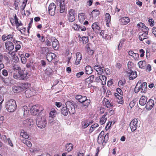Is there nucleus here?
Here are the masks:
<instances>
[{
	"mask_svg": "<svg viewBox=\"0 0 156 156\" xmlns=\"http://www.w3.org/2000/svg\"><path fill=\"white\" fill-rule=\"evenodd\" d=\"M43 109L42 106L37 105L31 107L30 108V111L32 115H35L39 113H40Z\"/></svg>",
	"mask_w": 156,
	"mask_h": 156,
	"instance_id": "nucleus-3",
	"label": "nucleus"
},
{
	"mask_svg": "<svg viewBox=\"0 0 156 156\" xmlns=\"http://www.w3.org/2000/svg\"><path fill=\"white\" fill-rule=\"evenodd\" d=\"M56 6L53 3H51L49 5L48 8V11L50 15L53 16L55 15Z\"/></svg>",
	"mask_w": 156,
	"mask_h": 156,
	"instance_id": "nucleus-10",
	"label": "nucleus"
},
{
	"mask_svg": "<svg viewBox=\"0 0 156 156\" xmlns=\"http://www.w3.org/2000/svg\"><path fill=\"white\" fill-rule=\"evenodd\" d=\"M103 103L107 108H109L112 106V105L110 103L109 101L106 99H104L103 101Z\"/></svg>",
	"mask_w": 156,
	"mask_h": 156,
	"instance_id": "nucleus-38",
	"label": "nucleus"
},
{
	"mask_svg": "<svg viewBox=\"0 0 156 156\" xmlns=\"http://www.w3.org/2000/svg\"><path fill=\"white\" fill-rule=\"evenodd\" d=\"M140 83L139 82L137 83L135 88L134 91L135 93L138 92L140 90L141 91L140 87Z\"/></svg>",
	"mask_w": 156,
	"mask_h": 156,
	"instance_id": "nucleus-41",
	"label": "nucleus"
},
{
	"mask_svg": "<svg viewBox=\"0 0 156 156\" xmlns=\"http://www.w3.org/2000/svg\"><path fill=\"white\" fill-rule=\"evenodd\" d=\"M6 49H14V46L13 43L9 41H7L5 43Z\"/></svg>",
	"mask_w": 156,
	"mask_h": 156,
	"instance_id": "nucleus-24",
	"label": "nucleus"
},
{
	"mask_svg": "<svg viewBox=\"0 0 156 156\" xmlns=\"http://www.w3.org/2000/svg\"><path fill=\"white\" fill-rule=\"evenodd\" d=\"M122 95H121L119 94L118 93H115V96L118 99L117 101V102L119 104H122L123 103V97H122Z\"/></svg>",
	"mask_w": 156,
	"mask_h": 156,
	"instance_id": "nucleus-22",
	"label": "nucleus"
},
{
	"mask_svg": "<svg viewBox=\"0 0 156 156\" xmlns=\"http://www.w3.org/2000/svg\"><path fill=\"white\" fill-rule=\"evenodd\" d=\"M13 35L12 34H9L6 36L7 39L10 40L11 41L14 40L13 38Z\"/></svg>",
	"mask_w": 156,
	"mask_h": 156,
	"instance_id": "nucleus-57",
	"label": "nucleus"
},
{
	"mask_svg": "<svg viewBox=\"0 0 156 156\" xmlns=\"http://www.w3.org/2000/svg\"><path fill=\"white\" fill-rule=\"evenodd\" d=\"M54 118L49 116L48 118V123H51L54 121Z\"/></svg>",
	"mask_w": 156,
	"mask_h": 156,
	"instance_id": "nucleus-59",
	"label": "nucleus"
},
{
	"mask_svg": "<svg viewBox=\"0 0 156 156\" xmlns=\"http://www.w3.org/2000/svg\"><path fill=\"white\" fill-rule=\"evenodd\" d=\"M51 40L52 41L53 48H56L57 47L58 48L59 44L58 40L54 37H51Z\"/></svg>",
	"mask_w": 156,
	"mask_h": 156,
	"instance_id": "nucleus-18",
	"label": "nucleus"
},
{
	"mask_svg": "<svg viewBox=\"0 0 156 156\" xmlns=\"http://www.w3.org/2000/svg\"><path fill=\"white\" fill-rule=\"evenodd\" d=\"M147 100V98L146 97L142 96L140 99V104L141 105H144L146 104Z\"/></svg>",
	"mask_w": 156,
	"mask_h": 156,
	"instance_id": "nucleus-21",
	"label": "nucleus"
},
{
	"mask_svg": "<svg viewBox=\"0 0 156 156\" xmlns=\"http://www.w3.org/2000/svg\"><path fill=\"white\" fill-rule=\"evenodd\" d=\"M138 121L137 119H133L130 124V127L132 132L135 131L137 127Z\"/></svg>",
	"mask_w": 156,
	"mask_h": 156,
	"instance_id": "nucleus-12",
	"label": "nucleus"
},
{
	"mask_svg": "<svg viewBox=\"0 0 156 156\" xmlns=\"http://www.w3.org/2000/svg\"><path fill=\"white\" fill-rule=\"evenodd\" d=\"M126 73L127 75L129 76L130 80H133L137 76L136 72L135 71H133L131 70H127Z\"/></svg>",
	"mask_w": 156,
	"mask_h": 156,
	"instance_id": "nucleus-11",
	"label": "nucleus"
},
{
	"mask_svg": "<svg viewBox=\"0 0 156 156\" xmlns=\"http://www.w3.org/2000/svg\"><path fill=\"white\" fill-rule=\"evenodd\" d=\"M16 101L14 100H10L6 102V108L8 111L9 112H14L16 109Z\"/></svg>",
	"mask_w": 156,
	"mask_h": 156,
	"instance_id": "nucleus-1",
	"label": "nucleus"
},
{
	"mask_svg": "<svg viewBox=\"0 0 156 156\" xmlns=\"http://www.w3.org/2000/svg\"><path fill=\"white\" fill-rule=\"evenodd\" d=\"M79 26L76 24H74L73 26V28L76 30L79 31Z\"/></svg>",
	"mask_w": 156,
	"mask_h": 156,
	"instance_id": "nucleus-52",
	"label": "nucleus"
},
{
	"mask_svg": "<svg viewBox=\"0 0 156 156\" xmlns=\"http://www.w3.org/2000/svg\"><path fill=\"white\" fill-rule=\"evenodd\" d=\"M94 69L97 71L98 75L102 74L104 69L99 65H96L94 66Z\"/></svg>",
	"mask_w": 156,
	"mask_h": 156,
	"instance_id": "nucleus-14",
	"label": "nucleus"
},
{
	"mask_svg": "<svg viewBox=\"0 0 156 156\" xmlns=\"http://www.w3.org/2000/svg\"><path fill=\"white\" fill-rule=\"evenodd\" d=\"M56 114V110L54 109H52L49 113V116L55 118Z\"/></svg>",
	"mask_w": 156,
	"mask_h": 156,
	"instance_id": "nucleus-42",
	"label": "nucleus"
},
{
	"mask_svg": "<svg viewBox=\"0 0 156 156\" xmlns=\"http://www.w3.org/2000/svg\"><path fill=\"white\" fill-rule=\"evenodd\" d=\"M154 101L152 99H150L147 102L145 108L148 110H150L153 107Z\"/></svg>",
	"mask_w": 156,
	"mask_h": 156,
	"instance_id": "nucleus-16",
	"label": "nucleus"
},
{
	"mask_svg": "<svg viewBox=\"0 0 156 156\" xmlns=\"http://www.w3.org/2000/svg\"><path fill=\"white\" fill-rule=\"evenodd\" d=\"M92 28L96 33H99L101 29L98 22H95L93 23L92 25Z\"/></svg>",
	"mask_w": 156,
	"mask_h": 156,
	"instance_id": "nucleus-13",
	"label": "nucleus"
},
{
	"mask_svg": "<svg viewBox=\"0 0 156 156\" xmlns=\"http://www.w3.org/2000/svg\"><path fill=\"white\" fill-rule=\"evenodd\" d=\"M107 114V112L105 113V114L103 115L102 117L101 118L100 121V123L101 124H103L105 122L107 119V117H106Z\"/></svg>",
	"mask_w": 156,
	"mask_h": 156,
	"instance_id": "nucleus-25",
	"label": "nucleus"
},
{
	"mask_svg": "<svg viewBox=\"0 0 156 156\" xmlns=\"http://www.w3.org/2000/svg\"><path fill=\"white\" fill-rule=\"evenodd\" d=\"M22 110L23 111L24 116L27 115L28 113L29 110L28 109L27 107V106H24L22 108Z\"/></svg>",
	"mask_w": 156,
	"mask_h": 156,
	"instance_id": "nucleus-40",
	"label": "nucleus"
},
{
	"mask_svg": "<svg viewBox=\"0 0 156 156\" xmlns=\"http://www.w3.org/2000/svg\"><path fill=\"white\" fill-rule=\"evenodd\" d=\"M82 58V54L80 52H77L76 53V58L81 59Z\"/></svg>",
	"mask_w": 156,
	"mask_h": 156,
	"instance_id": "nucleus-58",
	"label": "nucleus"
},
{
	"mask_svg": "<svg viewBox=\"0 0 156 156\" xmlns=\"http://www.w3.org/2000/svg\"><path fill=\"white\" fill-rule=\"evenodd\" d=\"M62 114L64 116L67 115L68 114L67 106L64 107L62 108L61 110Z\"/></svg>",
	"mask_w": 156,
	"mask_h": 156,
	"instance_id": "nucleus-34",
	"label": "nucleus"
},
{
	"mask_svg": "<svg viewBox=\"0 0 156 156\" xmlns=\"http://www.w3.org/2000/svg\"><path fill=\"white\" fill-rule=\"evenodd\" d=\"M58 3L59 4L60 12V13H64L65 12V15H66V12H65V5L67 2L66 0H58Z\"/></svg>",
	"mask_w": 156,
	"mask_h": 156,
	"instance_id": "nucleus-7",
	"label": "nucleus"
},
{
	"mask_svg": "<svg viewBox=\"0 0 156 156\" xmlns=\"http://www.w3.org/2000/svg\"><path fill=\"white\" fill-rule=\"evenodd\" d=\"M87 98L85 96H82V98H81V99H80V101L79 102L80 103H83L86 100Z\"/></svg>",
	"mask_w": 156,
	"mask_h": 156,
	"instance_id": "nucleus-62",
	"label": "nucleus"
},
{
	"mask_svg": "<svg viewBox=\"0 0 156 156\" xmlns=\"http://www.w3.org/2000/svg\"><path fill=\"white\" fill-rule=\"evenodd\" d=\"M105 16L106 25L108 26L111 21V16L108 13L106 14Z\"/></svg>",
	"mask_w": 156,
	"mask_h": 156,
	"instance_id": "nucleus-29",
	"label": "nucleus"
},
{
	"mask_svg": "<svg viewBox=\"0 0 156 156\" xmlns=\"http://www.w3.org/2000/svg\"><path fill=\"white\" fill-rule=\"evenodd\" d=\"M2 74L4 76H8V73L6 69H3L2 71Z\"/></svg>",
	"mask_w": 156,
	"mask_h": 156,
	"instance_id": "nucleus-55",
	"label": "nucleus"
},
{
	"mask_svg": "<svg viewBox=\"0 0 156 156\" xmlns=\"http://www.w3.org/2000/svg\"><path fill=\"white\" fill-rule=\"evenodd\" d=\"M94 77V76L92 75L88 78H87L85 80V81L88 83L90 84L93 82Z\"/></svg>",
	"mask_w": 156,
	"mask_h": 156,
	"instance_id": "nucleus-31",
	"label": "nucleus"
},
{
	"mask_svg": "<svg viewBox=\"0 0 156 156\" xmlns=\"http://www.w3.org/2000/svg\"><path fill=\"white\" fill-rule=\"evenodd\" d=\"M93 122V121L92 120L90 121L88 120H84L81 122L82 126L83 128L85 129L92 123Z\"/></svg>",
	"mask_w": 156,
	"mask_h": 156,
	"instance_id": "nucleus-17",
	"label": "nucleus"
},
{
	"mask_svg": "<svg viewBox=\"0 0 156 156\" xmlns=\"http://www.w3.org/2000/svg\"><path fill=\"white\" fill-rule=\"evenodd\" d=\"M142 30L143 31L144 33L148 34L149 29L148 27H144L142 28Z\"/></svg>",
	"mask_w": 156,
	"mask_h": 156,
	"instance_id": "nucleus-51",
	"label": "nucleus"
},
{
	"mask_svg": "<svg viewBox=\"0 0 156 156\" xmlns=\"http://www.w3.org/2000/svg\"><path fill=\"white\" fill-rule=\"evenodd\" d=\"M78 18L79 21L81 23H83L85 20V14L84 13H81L78 14Z\"/></svg>",
	"mask_w": 156,
	"mask_h": 156,
	"instance_id": "nucleus-26",
	"label": "nucleus"
},
{
	"mask_svg": "<svg viewBox=\"0 0 156 156\" xmlns=\"http://www.w3.org/2000/svg\"><path fill=\"white\" fill-rule=\"evenodd\" d=\"M13 57V60L14 62H17L19 61V58L17 56L14 55Z\"/></svg>",
	"mask_w": 156,
	"mask_h": 156,
	"instance_id": "nucleus-63",
	"label": "nucleus"
},
{
	"mask_svg": "<svg viewBox=\"0 0 156 156\" xmlns=\"http://www.w3.org/2000/svg\"><path fill=\"white\" fill-rule=\"evenodd\" d=\"M85 70L86 74H90L92 73V69L91 67L89 66H86Z\"/></svg>",
	"mask_w": 156,
	"mask_h": 156,
	"instance_id": "nucleus-37",
	"label": "nucleus"
},
{
	"mask_svg": "<svg viewBox=\"0 0 156 156\" xmlns=\"http://www.w3.org/2000/svg\"><path fill=\"white\" fill-rule=\"evenodd\" d=\"M33 120L30 119H27L23 121V126L25 127H30L34 124Z\"/></svg>",
	"mask_w": 156,
	"mask_h": 156,
	"instance_id": "nucleus-9",
	"label": "nucleus"
},
{
	"mask_svg": "<svg viewBox=\"0 0 156 156\" xmlns=\"http://www.w3.org/2000/svg\"><path fill=\"white\" fill-rule=\"evenodd\" d=\"M79 27V31L81 30L82 31H85L86 29V27L83 26H80Z\"/></svg>",
	"mask_w": 156,
	"mask_h": 156,
	"instance_id": "nucleus-60",
	"label": "nucleus"
},
{
	"mask_svg": "<svg viewBox=\"0 0 156 156\" xmlns=\"http://www.w3.org/2000/svg\"><path fill=\"white\" fill-rule=\"evenodd\" d=\"M148 34L146 33H143L142 34H140L139 36V39L141 41H143L144 39H147L148 38V36L147 35Z\"/></svg>",
	"mask_w": 156,
	"mask_h": 156,
	"instance_id": "nucleus-32",
	"label": "nucleus"
},
{
	"mask_svg": "<svg viewBox=\"0 0 156 156\" xmlns=\"http://www.w3.org/2000/svg\"><path fill=\"white\" fill-rule=\"evenodd\" d=\"M75 11L74 10L70 9L68 11L67 18L69 22H72L75 20Z\"/></svg>",
	"mask_w": 156,
	"mask_h": 156,
	"instance_id": "nucleus-6",
	"label": "nucleus"
},
{
	"mask_svg": "<svg viewBox=\"0 0 156 156\" xmlns=\"http://www.w3.org/2000/svg\"><path fill=\"white\" fill-rule=\"evenodd\" d=\"M12 67L14 70H18L19 71L21 70L20 67L18 65H15L13 66Z\"/></svg>",
	"mask_w": 156,
	"mask_h": 156,
	"instance_id": "nucleus-50",
	"label": "nucleus"
},
{
	"mask_svg": "<svg viewBox=\"0 0 156 156\" xmlns=\"http://www.w3.org/2000/svg\"><path fill=\"white\" fill-rule=\"evenodd\" d=\"M23 142L29 147H30L32 146V144L31 142L29 141L24 140L23 141Z\"/></svg>",
	"mask_w": 156,
	"mask_h": 156,
	"instance_id": "nucleus-45",
	"label": "nucleus"
},
{
	"mask_svg": "<svg viewBox=\"0 0 156 156\" xmlns=\"http://www.w3.org/2000/svg\"><path fill=\"white\" fill-rule=\"evenodd\" d=\"M84 74V72L83 71L80 72L79 73H77L76 76V77L79 78L81 76L83 75Z\"/></svg>",
	"mask_w": 156,
	"mask_h": 156,
	"instance_id": "nucleus-56",
	"label": "nucleus"
},
{
	"mask_svg": "<svg viewBox=\"0 0 156 156\" xmlns=\"http://www.w3.org/2000/svg\"><path fill=\"white\" fill-rule=\"evenodd\" d=\"M148 22L150 23V25L151 27H152L154 26V22L152 19L149 18Z\"/></svg>",
	"mask_w": 156,
	"mask_h": 156,
	"instance_id": "nucleus-53",
	"label": "nucleus"
},
{
	"mask_svg": "<svg viewBox=\"0 0 156 156\" xmlns=\"http://www.w3.org/2000/svg\"><path fill=\"white\" fill-rule=\"evenodd\" d=\"M31 84L30 83H24L20 85V88L23 90L27 89L29 87H30Z\"/></svg>",
	"mask_w": 156,
	"mask_h": 156,
	"instance_id": "nucleus-30",
	"label": "nucleus"
},
{
	"mask_svg": "<svg viewBox=\"0 0 156 156\" xmlns=\"http://www.w3.org/2000/svg\"><path fill=\"white\" fill-rule=\"evenodd\" d=\"M140 87L141 89V92H144L147 89V83L144 82L143 83L140 84Z\"/></svg>",
	"mask_w": 156,
	"mask_h": 156,
	"instance_id": "nucleus-27",
	"label": "nucleus"
},
{
	"mask_svg": "<svg viewBox=\"0 0 156 156\" xmlns=\"http://www.w3.org/2000/svg\"><path fill=\"white\" fill-rule=\"evenodd\" d=\"M90 101L89 100H87L85 101L83 103V105L84 106L87 107L90 104Z\"/></svg>",
	"mask_w": 156,
	"mask_h": 156,
	"instance_id": "nucleus-49",
	"label": "nucleus"
},
{
	"mask_svg": "<svg viewBox=\"0 0 156 156\" xmlns=\"http://www.w3.org/2000/svg\"><path fill=\"white\" fill-rule=\"evenodd\" d=\"M152 33L156 37V27H153L152 30Z\"/></svg>",
	"mask_w": 156,
	"mask_h": 156,
	"instance_id": "nucleus-64",
	"label": "nucleus"
},
{
	"mask_svg": "<svg viewBox=\"0 0 156 156\" xmlns=\"http://www.w3.org/2000/svg\"><path fill=\"white\" fill-rule=\"evenodd\" d=\"M19 79L25 80L28 79L30 76V73L27 70H21L18 72Z\"/></svg>",
	"mask_w": 156,
	"mask_h": 156,
	"instance_id": "nucleus-5",
	"label": "nucleus"
},
{
	"mask_svg": "<svg viewBox=\"0 0 156 156\" xmlns=\"http://www.w3.org/2000/svg\"><path fill=\"white\" fill-rule=\"evenodd\" d=\"M133 64V63L131 62H128L127 64V66L128 69V70H131L132 68V65Z\"/></svg>",
	"mask_w": 156,
	"mask_h": 156,
	"instance_id": "nucleus-61",
	"label": "nucleus"
},
{
	"mask_svg": "<svg viewBox=\"0 0 156 156\" xmlns=\"http://www.w3.org/2000/svg\"><path fill=\"white\" fill-rule=\"evenodd\" d=\"M20 135L23 138L25 139H27L29 137L28 135L24 130H21L20 133Z\"/></svg>",
	"mask_w": 156,
	"mask_h": 156,
	"instance_id": "nucleus-33",
	"label": "nucleus"
},
{
	"mask_svg": "<svg viewBox=\"0 0 156 156\" xmlns=\"http://www.w3.org/2000/svg\"><path fill=\"white\" fill-rule=\"evenodd\" d=\"M138 65L140 68L144 69L146 66V63L144 61H141L138 62Z\"/></svg>",
	"mask_w": 156,
	"mask_h": 156,
	"instance_id": "nucleus-28",
	"label": "nucleus"
},
{
	"mask_svg": "<svg viewBox=\"0 0 156 156\" xmlns=\"http://www.w3.org/2000/svg\"><path fill=\"white\" fill-rule=\"evenodd\" d=\"M14 20L16 25L17 27H19L22 25L21 23H20L19 22L18 19L16 14L14 16Z\"/></svg>",
	"mask_w": 156,
	"mask_h": 156,
	"instance_id": "nucleus-43",
	"label": "nucleus"
},
{
	"mask_svg": "<svg viewBox=\"0 0 156 156\" xmlns=\"http://www.w3.org/2000/svg\"><path fill=\"white\" fill-rule=\"evenodd\" d=\"M100 35L102 37L105 39H108L109 38L108 34L106 33L105 31L102 30L100 33Z\"/></svg>",
	"mask_w": 156,
	"mask_h": 156,
	"instance_id": "nucleus-36",
	"label": "nucleus"
},
{
	"mask_svg": "<svg viewBox=\"0 0 156 156\" xmlns=\"http://www.w3.org/2000/svg\"><path fill=\"white\" fill-rule=\"evenodd\" d=\"M36 124L37 126L40 129L45 128L47 124L45 118L44 117L39 116L36 119Z\"/></svg>",
	"mask_w": 156,
	"mask_h": 156,
	"instance_id": "nucleus-2",
	"label": "nucleus"
},
{
	"mask_svg": "<svg viewBox=\"0 0 156 156\" xmlns=\"http://www.w3.org/2000/svg\"><path fill=\"white\" fill-rule=\"evenodd\" d=\"M99 77H100V81L101 82L102 84L104 85L106 84L107 78L105 76H99Z\"/></svg>",
	"mask_w": 156,
	"mask_h": 156,
	"instance_id": "nucleus-35",
	"label": "nucleus"
},
{
	"mask_svg": "<svg viewBox=\"0 0 156 156\" xmlns=\"http://www.w3.org/2000/svg\"><path fill=\"white\" fill-rule=\"evenodd\" d=\"M67 106L68 110L70 114H73L75 112V108L72 104L69 101L67 102L66 103Z\"/></svg>",
	"mask_w": 156,
	"mask_h": 156,
	"instance_id": "nucleus-8",
	"label": "nucleus"
},
{
	"mask_svg": "<svg viewBox=\"0 0 156 156\" xmlns=\"http://www.w3.org/2000/svg\"><path fill=\"white\" fill-rule=\"evenodd\" d=\"M104 132L102 131L99 134L97 142L99 144H103L104 142L105 143L106 142L108 139V133H107L104 136Z\"/></svg>",
	"mask_w": 156,
	"mask_h": 156,
	"instance_id": "nucleus-4",
	"label": "nucleus"
},
{
	"mask_svg": "<svg viewBox=\"0 0 156 156\" xmlns=\"http://www.w3.org/2000/svg\"><path fill=\"white\" fill-rule=\"evenodd\" d=\"M21 89V88L20 87H16L14 86L12 87V90L14 93H16L17 92H20L19 91Z\"/></svg>",
	"mask_w": 156,
	"mask_h": 156,
	"instance_id": "nucleus-46",
	"label": "nucleus"
},
{
	"mask_svg": "<svg viewBox=\"0 0 156 156\" xmlns=\"http://www.w3.org/2000/svg\"><path fill=\"white\" fill-rule=\"evenodd\" d=\"M122 25H126L130 21L129 18L127 17H122L119 20Z\"/></svg>",
	"mask_w": 156,
	"mask_h": 156,
	"instance_id": "nucleus-19",
	"label": "nucleus"
},
{
	"mask_svg": "<svg viewBox=\"0 0 156 156\" xmlns=\"http://www.w3.org/2000/svg\"><path fill=\"white\" fill-rule=\"evenodd\" d=\"M2 80L6 85H9L11 84L10 79L8 78H2Z\"/></svg>",
	"mask_w": 156,
	"mask_h": 156,
	"instance_id": "nucleus-23",
	"label": "nucleus"
},
{
	"mask_svg": "<svg viewBox=\"0 0 156 156\" xmlns=\"http://www.w3.org/2000/svg\"><path fill=\"white\" fill-rule=\"evenodd\" d=\"M67 150L68 151H71L73 148V145L72 144L69 143L67 144L66 146Z\"/></svg>",
	"mask_w": 156,
	"mask_h": 156,
	"instance_id": "nucleus-44",
	"label": "nucleus"
},
{
	"mask_svg": "<svg viewBox=\"0 0 156 156\" xmlns=\"http://www.w3.org/2000/svg\"><path fill=\"white\" fill-rule=\"evenodd\" d=\"M88 41V37L87 36L82 37V42L83 44H86Z\"/></svg>",
	"mask_w": 156,
	"mask_h": 156,
	"instance_id": "nucleus-47",
	"label": "nucleus"
},
{
	"mask_svg": "<svg viewBox=\"0 0 156 156\" xmlns=\"http://www.w3.org/2000/svg\"><path fill=\"white\" fill-rule=\"evenodd\" d=\"M26 97L29 98L32 96L34 95L35 94V91L33 89L27 90L25 91Z\"/></svg>",
	"mask_w": 156,
	"mask_h": 156,
	"instance_id": "nucleus-15",
	"label": "nucleus"
},
{
	"mask_svg": "<svg viewBox=\"0 0 156 156\" xmlns=\"http://www.w3.org/2000/svg\"><path fill=\"white\" fill-rule=\"evenodd\" d=\"M53 73V70L50 68H48L45 70V73L48 76L51 75Z\"/></svg>",
	"mask_w": 156,
	"mask_h": 156,
	"instance_id": "nucleus-39",
	"label": "nucleus"
},
{
	"mask_svg": "<svg viewBox=\"0 0 156 156\" xmlns=\"http://www.w3.org/2000/svg\"><path fill=\"white\" fill-rule=\"evenodd\" d=\"M17 49H16L15 51H12L13 49H11L8 52V54L11 55L12 56H14V55H15V52H16L17 51Z\"/></svg>",
	"mask_w": 156,
	"mask_h": 156,
	"instance_id": "nucleus-48",
	"label": "nucleus"
},
{
	"mask_svg": "<svg viewBox=\"0 0 156 156\" xmlns=\"http://www.w3.org/2000/svg\"><path fill=\"white\" fill-rule=\"evenodd\" d=\"M21 60L23 64H25L26 62V58L23 55L21 56Z\"/></svg>",
	"mask_w": 156,
	"mask_h": 156,
	"instance_id": "nucleus-54",
	"label": "nucleus"
},
{
	"mask_svg": "<svg viewBox=\"0 0 156 156\" xmlns=\"http://www.w3.org/2000/svg\"><path fill=\"white\" fill-rule=\"evenodd\" d=\"M56 55L52 53H48L47 55V60L49 62H51L55 57Z\"/></svg>",
	"mask_w": 156,
	"mask_h": 156,
	"instance_id": "nucleus-20",
	"label": "nucleus"
}]
</instances>
